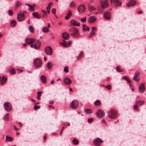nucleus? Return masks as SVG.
Here are the masks:
<instances>
[{
  "mask_svg": "<svg viewBox=\"0 0 146 146\" xmlns=\"http://www.w3.org/2000/svg\"><path fill=\"white\" fill-rule=\"evenodd\" d=\"M69 33L70 35L73 37H77L79 35L78 29L74 27L71 28L69 30Z\"/></svg>",
  "mask_w": 146,
  "mask_h": 146,
  "instance_id": "1",
  "label": "nucleus"
},
{
  "mask_svg": "<svg viewBox=\"0 0 146 146\" xmlns=\"http://www.w3.org/2000/svg\"><path fill=\"white\" fill-rule=\"evenodd\" d=\"M34 64L36 68L41 67L42 65V61L40 58H36L33 61Z\"/></svg>",
  "mask_w": 146,
  "mask_h": 146,
  "instance_id": "2",
  "label": "nucleus"
},
{
  "mask_svg": "<svg viewBox=\"0 0 146 146\" xmlns=\"http://www.w3.org/2000/svg\"><path fill=\"white\" fill-rule=\"evenodd\" d=\"M108 116L111 119H115L116 117V112L113 110H110L108 112Z\"/></svg>",
  "mask_w": 146,
  "mask_h": 146,
  "instance_id": "3",
  "label": "nucleus"
},
{
  "mask_svg": "<svg viewBox=\"0 0 146 146\" xmlns=\"http://www.w3.org/2000/svg\"><path fill=\"white\" fill-rule=\"evenodd\" d=\"M4 107L5 110L7 111H9L12 109V107L11 104L8 102L4 103Z\"/></svg>",
  "mask_w": 146,
  "mask_h": 146,
  "instance_id": "4",
  "label": "nucleus"
},
{
  "mask_svg": "<svg viewBox=\"0 0 146 146\" xmlns=\"http://www.w3.org/2000/svg\"><path fill=\"white\" fill-rule=\"evenodd\" d=\"M103 142V141L99 138H97L95 139L93 141L94 144L96 146H100L101 143Z\"/></svg>",
  "mask_w": 146,
  "mask_h": 146,
  "instance_id": "5",
  "label": "nucleus"
},
{
  "mask_svg": "<svg viewBox=\"0 0 146 146\" xmlns=\"http://www.w3.org/2000/svg\"><path fill=\"white\" fill-rule=\"evenodd\" d=\"M79 103L76 100L73 101L70 104V107L73 109H76L78 106Z\"/></svg>",
  "mask_w": 146,
  "mask_h": 146,
  "instance_id": "6",
  "label": "nucleus"
},
{
  "mask_svg": "<svg viewBox=\"0 0 146 146\" xmlns=\"http://www.w3.org/2000/svg\"><path fill=\"white\" fill-rule=\"evenodd\" d=\"M97 117L99 118L103 117L105 115L104 111L101 110H99L96 113Z\"/></svg>",
  "mask_w": 146,
  "mask_h": 146,
  "instance_id": "7",
  "label": "nucleus"
},
{
  "mask_svg": "<svg viewBox=\"0 0 146 146\" xmlns=\"http://www.w3.org/2000/svg\"><path fill=\"white\" fill-rule=\"evenodd\" d=\"M100 2L103 8H106L108 6V1L107 0H100Z\"/></svg>",
  "mask_w": 146,
  "mask_h": 146,
  "instance_id": "8",
  "label": "nucleus"
},
{
  "mask_svg": "<svg viewBox=\"0 0 146 146\" xmlns=\"http://www.w3.org/2000/svg\"><path fill=\"white\" fill-rule=\"evenodd\" d=\"M104 17L106 20H109L111 18V15L110 12L107 11L104 13Z\"/></svg>",
  "mask_w": 146,
  "mask_h": 146,
  "instance_id": "9",
  "label": "nucleus"
},
{
  "mask_svg": "<svg viewBox=\"0 0 146 146\" xmlns=\"http://www.w3.org/2000/svg\"><path fill=\"white\" fill-rule=\"evenodd\" d=\"M33 43L34 45V48L36 49H38L40 48V44L38 40H35Z\"/></svg>",
  "mask_w": 146,
  "mask_h": 146,
  "instance_id": "10",
  "label": "nucleus"
},
{
  "mask_svg": "<svg viewBox=\"0 0 146 146\" xmlns=\"http://www.w3.org/2000/svg\"><path fill=\"white\" fill-rule=\"evenodd\" d=\"M46 53L48 55H51L52 54V51L51 48L50 46L46 47L45 50Z\"/></svg>",
  "mask_w": 146,
  "mask_h": 146,
  "instance_id": "11",
  "label": "nucleus"
},
{
  "mask_svg": "<svg viewBox=\"0 0 146 146\" xmlns=\"http://www.w3.org/2000/svg\"><path fill=\"white\" fill-rule=\"evenodd\" d=\"M112 4H114L116 6L121 5V3L119 0H110Z\"/></svg>",
  "mask_w": 146,
  "mask_h": 146,
  "instance_id": "12",
  "label": "nucleus"
},
{
  "mask_svg": "<svg viewBox=\"0 0 146 146\" xmlns=\"http://www.w3.org/2000/svg\"><path fill=\"white\" fill-rule=\"evenodd\" d=\"M64 82L66 85L70 84H71L72 82L71 80L67 77H65L64 78Z\"/></svg>",
  "mask_w": 146,
  "mask_h": 146,
  "instance_id": "13",
  "label": "nucleus"
},
{
  "mask_svg": "<svg viewBox=\"0 0 146 146\" xmlns=\"http://www.w3.org/2000/svg\"><path fill=\"white\" fill-rule=\"evenodd\" d=\"M139 89L141 93H143L145 90L144 85L143 84H141L139 87Z\"/></svg>",
  "mask_w": 146,
  "mask_h": 146,
  "instance_id": "14",
  "label": "nucleus"
},
{
  "mask_svg": "<svg viewBox=\"0 0 146 146\" xmlns=\"http://www.w3.org/2000/svg\"><path fill=\"white\" fill-rule=\"evenodd\" d=\"M62 36L64 39L68 40L70 37V35L67 32H65L62 34Z\"/></svg>",
  "mask_w": 146,
  "mask_h": 146,
  "instance_id": "15",
  "label": "nucleus"
},
{
  "mask_svg": "<svg viewBox=\"0 0 146 146\" xmlns=\"http://www.w3.org/2000/svg\"><path fill=\"white\" fill-rule=\"evenodd\" d=\"M136 1L134 0L130 1L127 4L126 6L127 7L133 6L135 5Z\"/></svg>",
  "mask_w": 146,
  "mask_h": 146,
  "instance_id": "16",
  "label": "nucleus"
},
{
  "mask_svg": "<svg viewBox=\"0 0 146 146\" xmlns=\"http://www.w3.org/2000/svg\"><path fill=\"white\" fill-rule=\"evenodd\" d=\"M78 9V11L80 13L83 12L85 10L84 6L82 5H81L79 6Z\"/></svg>",
  "mask_w": 146,
  "mask_h": 146,
  "instance_id": "17",
  "label": "nucleus"
},
{
  "mask_svg": "<svg viewBox=\"0 0 146 146\" xmlns=\"http://www.w3.org/2000/svg\"><path fill=\"white\" fill-rule=\"evenodd\" d=\"M35 40L34 39L27 38L25 39V41L27 44H30L33 43Z\"/></svg>",
  "mask_w": 146,
  "mask_h": 146,
  "instance_id": "18",
  "label": "nucleus"
},
{
  "mask_svg": "<svg viewBox=\"0 0 146 146\" xmlns=\"http://www.w3.org/2000/svg\"><path fill=\"white\" fill-rule=\"evenodd\" d=\"M24 16V15L23 14H20L18 15L17 16V19L18 21L19 22L22 21H23L25 20V19L24 18H22V19H20V18H21V17H23Z\"/></svg>",
  "mask_w": 146,
  "mask_h": 146,
  "instance_id": "19",
  "label": "nucleus"
},
{
  "mask_svg": "<svg viewBox=\"0 0 146 146\" xmlns=\"http://www.w3.org/2000/svg\"><path fill=\"white\" fill-rule=\"evenodd\" d=\"M96 17L95 16H92L90 17L88 19V22L89 23L93 22L96 20Z\"/></svg>",
  "mask_w": 146,
  "mask_h": 146,
  "instance_id": "20",
  "label": "nucleus"
},
{
  "mask_svg": "<svg viewBox=\"0 0 146 146\" xmlns=\"http://www.w3.org/2000/svg\"><path fill=\"white\" fill-rule=\"evenodd\" d=\"M48 27H44L43 28L42 31L44 32H48L49 31V29L50 27V24L49 23L48 24Z\"/></svg>",
  "mask_w": 146,
  "mask_h": 146,
  "instance_id": "21",
  "label": "nucleus"
},
{
  "mask_svg": "<svg viewBox=\"0 0 146 146\" xmlns=\"http://www.w3.org/2000/svg\"><path fill=\"white\" fill-rule=\"evenodd\" d=\"M32 15L35 18L39 19L41 18V16L39 13L37 12H34L33 13Z\"/></svg>",
  "mask_w": 146,
  "mask_h": 146,
  "instance_id": "22",
  "label": "nucleus"
},
{
  "mask_svg": "<svg viewBox=\"0 0 146 146\" xmlns=\"http://www.w3.org/2000/svg\"><path fill=\"white\" fill-rule=\"evenodd\" d=\"M72 15V13L70 10H69L67 13V15L65 17V19L66 20L68 19Z\"/></svg>",
  "mask_w": 146,
  "mask_h": 146,
  "instance_id": "23",
  "label": "nucleus"
},
{
  "mask_svg": "<svg viewBox=\"0 0 146 146\" xmlns=\"http://www.w3.org/2000/svg\"><path fill=\"white\" fill-rule=\"evenodd\" d=\"M76 21L75 20H72L70 21L71 24L73 26H79L80 25V23H76Z\"/></svg>",
  "mask_w": 146,
  "mask_h": 146,
  "instance_id": "24",
  "label": "nucleus"
},
{
  "mask_svg": "<svg viewBox=\"0 0 146 146\" xmlns=\"http://www.w3.org/2000/svg\"><path fill=\"white\" fill-rule=\"evenodd\" d=\"M40 80L43 83L45 84L46 82V77L44 75L41 76Z\"/></svg>",
  "mask_w": 146,
  "mask_h": 146,
  "instance_id": "25",
  "label": "nucleus"
},
{
  "mask_svg": "<svg viewBox=\"0 0 146 146\" xmlns=\"http://www.w3.org/2000/svg\"><path fill=\"white\" fill-rule=\"evenodd\" d=\"M7 78L6 77L3 76L2 78V80L1 82V84L2 85L5 84L7 81Z\"/></svg>",
  "mask_w": 146,
  "mask_h": 146,
  "instance_id": "26",
  "label": "nucleus"
},
{
  "mask_svg": "<svg viewBox=\"0 0 146 146\" xmlns=\"http://www.w3.org/2000/svg\"><path fill=\"white\" fill-rule=\"evenodd\" d=\"M144 103V102L143 101H138L136 102V104L138 107L142 105Z\"/></svg>",
  "mask_w": 146,
  "mask_h": 146,
  "instance_id": "27",
  "label": "nucleus"
},
{
  "mask_svg": "<svg viewBox=\"0 0 146 146\" xmlns=\"http://www.w3.org/2000/svg\"><path fill=\"white\" fill-rule=\"evenodd\" d=\"M25 5H27L29 7V8L28 9V10H29L31 11H33L34 10V9L33 7V6L30 5L29 4L26 3Z\"/></svg>",
  "mask_w": 146,
  "mask_h": 146,
  "instance_id": "28",
  "label": "nucleus"
},
{
  "mask_svg": "<svg viewBox=\"0 0 146 146\" xmlns=\"http://www.w3.org/2000/svg\"><path fill=\"white\" fill-rule=\"evenodd\" d=\"M6 141H12L13 139V138L12 137H8L7 135L6 136Z\"/></svg>",
  "mask_w": 146,
  "mask_h": 146,
  "instance_id": "29",
  "label": "nucleus"
},
{
  "mask_svg": "<svg viewBox=\"0 0 146 146\" xmlns=\"http://www.w3.org/2000/svg\"><path fill=\"white\" fill-rule=\"evenodd\" d=\"M46 66L48 69H50L52 67V64L50 62H48L46 64Z\"/></svg>",
  "mask_w": 146,
  "mask_h": 146,
  "instance_id": "30",
  "label": "nucleus"
},
{
  "mask_svg": "<svg viewBox=\"0 0 146 146\" xmlns=\"http://www.w3.org/2000/svg\"><path fill=\"white\" fill-rule=\"evenodd\" d=\"M85 111L86 113L90 114L92 113V111L90 109H86L85 110Z\"/></svg>",
  "mask_w": 146,
  "mask_h": 146,
  "instance_id": "31",
  "label": "nucleus"
},
{
  "mask_svg": "<svg viewBox=\"0 0 146 146\" xmlns=\"http://www.w3.org/2000/svg\"><path fill=\"white\" fill-rule=\"evenodd\" d=\"M10 24L11 27H14L16 25V22L15 20H12Z\"/></svg>",
  "mask_w": 146,
  "mask_h": 146,
  "instance_id": "32",
  "label": "nucleus"
},
{
  "mask_svg": "<svg viewBox=\"0 0 146 146\" xmlns=\"http://www.w3.org/2000/svg\"><path fill=\"white\" fill-rule=\"evenodd\" d=\"M101 104V102L99 100H97L95 102L94 104L96 106H100Z\"/></svg>",
  "mask_w": 146,
  "mask_h": 146,
  "instance_id": "33",
  "label": "nucleus"
},
{
  "mask_svg": "<svg viewBox=\"0 0 146 146\" xmlns=\"http://www.w3.org/2000/svg\"><path fill=\"white\" fill-rule=\"evenodd\" d=\"M29 31L31 33H33L34 32V29L33 26L30 25L29 28Z\"/></svg>",
  "mask_w": 146,
  "mask_h": 146,
  "instance_id": "34",
  "label": "nucleus"
},
{
  "mask_svg": "<svg viewBox=\"0 0 146 146\" xmlns=\"http://www.w3.org/2000/svg\"><path fill=\"white\" fill-rule=\"evenodd\" d=\"M83 29L84 31H88L89 30V27L85 25H83Z\"/></svg>",
  "mask_w": 146,
  "mask_h": 146,
  "instance_id": "35",
  "label": "nucleus"
},
{
  "mask_svg": "<svg viewBox=\"0 0 146 146\" xmlns=\"http://www.w3.org/2000/svg\"><path fill=\"white\" fill-rule=\"evenodd\" d=\"M83 52L82 51V52H81L80 53V54L79 55V56L78 57V58H77V60H80V59L81 58L82 56H83Z\"/></svg>",
  "mask_w": 146,
  "mask_h": 146,
  "instance_id": "36",
  "label": "nucleus"
},
{
  "mask_svg": "<svg viewBox=\"0 0 146 146\" xmlns=\"http://www.w3.org/2000/svg\"><path fill=\"white\" fill-rule=\"evenodd\" d=\"M122 78L124 79L125 80H127V83L131 82V81L130 80L129 78L127 76H123Z\"/></svg>",
  "mask_w": 146,
  "mask_h": 146,
  "instance_id": "37",
  "label": "nucleus"
},
{
  "mask_svg": "<svg viewBox=\"0 0 146 146\" xmlns=\"http://www.w3.org/2000/svg\"><path fill=\"white\" fill-rule=\"evenodd\" d=\"M9 116V113L6 114L3 117V119L5 120H7L8 119V118Z\"/></svg>",
  "mask_w": 146,
  "mask_h": 146,
  "instance_id": "38",
  "label": "nucleus"
},
{
  "mask_svg": "<svg viewBox=\"0 0 146 146\" xmlns=\"http://www.w3.org/2000/svg\"><path fill=\"white\" fill-rule=\"evenodd\" d=\"M72 142L73 144L75 145H78V141L77 140L74 139L72 140Z\"/></svg>",
  "mask_w": 146,
  "mask_h": 146,
  "instance_id": "39",
  "label": "nucleus"
},
{
  "mask_svg": "<svg viewBox=\"0 0 146 146\" xmlns=\"http://www.w3.org/2000/svg\"><path fill=\"white\" fill-rule=\"evenodd\" d=\"M21 5V4L20 3V2L18 1H17L15 5V7L16 8H17V7H19L20 5Z\"/></svg>",
  "mask_w": 146,
  "mask_h": 146,
  "instance_id": "40",
  "label": "nucleus"
},
{
  "mask_svg": "<svg viewBox=\"0 0 146 146\" xmlns=\"http://www.w3.org/2000/svg\"><path fill=\"white\" fill-rule=\"evenodd\" d=\"M139 72H136L135 73L134 76L137 77V78H139Z\"/></svg>",
  "mask_w": 146,
  "mask_h": 146,
  "instance_id": "41",
  "label": "nucleus"
},
{
  "mask_svg": "<svg viewBox=\"0 0 146 146\" xmlns=\"http://www.w3.org/2000/svg\"><path fill=\"white\" fill-rule=\"evenodd\" d=\"M88 8L90 11H92L95 9V8L94 7L92 6H89Z\"/></svg>",
  "mask_w": 146,
  "mask_h": 146,
  "instance_id": "42",
  "label": "nucleus"
},
{
  "mask_svg": "<svg viewBox=\"0 0 146 146\" xmlns=\"http://www.w3.org/2000/svg\"><path fill=\"white\" fill-rule=\"evenodd\" d=\"M60 44L64 47H67V44L65 42H64L62 43H60Z\"/></svg>",
  "mask_w": 146,
  "mask_h": 146,
  "instance_id": "43",
  "label": "nucleus"
},
{
  "mask_svg": "<svg viewBox=\"0 0 146 146\" xmlns=\"http://www.w3.org/2000/svg\"><path fill=\"white\" fill-rule=\"evenodd\" d=\"M116 70L119 72H122L123 71V70H121L120 67L118 66H117L116 67Z\"/></svg>",
  "mask_w": 146,
  "mask_h": 146,
  "instance_id": "44",
  "label": "nucleus"
},
{
  "mask_svg": "<svg viewBox=\"0 0 146 146\" xmlns=\"http://www.w3.org/2000/svg\"><path fill=\"white\" fill-rule=\"evenodd\" d=\"M106 88L109 90H110L111 88V86L110 84H108L106 86Z\"/></svg>",
  "mask_w": 146,
  "mask_h": 146,
  "instance_id": "45",
  "label": "nucleus"
},
{
  "mask_svg": "<svg viewBox=\"0 0 146 146\" xmlns=\"http://www.w3.org/2000/svg\"><path fill=\"white\" fill-rule=\"evenodd\" d=\"M40 106L35 105L34 106V109L35 110H36L39 109L40 108Z\"/></svg>",
  "mask_w": 146,
  "mask_h": 146,
  "instance_id": "46",
  "label": "nucleus"
},
{
  "mask_svg": "<svg viewBox=\"0 0 146 146\" xmlns=\"http://www.w3.org/2000/svg\"><path fill=\"white\" fill-rule=\"evenodd\" d=\"M139 78H137V77L134 76L133 80L136 82H138L139 80Z\"/></svg>",
  "mask_w": 146,
  "mask_h": 146,
  "instance_id": "47",
  "label": "nucleus"
},
{
  "mask_svg": "<svg viewBox=\"0 0 146 146\" xmlns=\"http://www.w3.org/2000/svg\"><path fill=\"white\" fill-rule=\"evenodd\" d=\"M15 73V69H13L12 70L10 71V74H14Z\"/></svg>",
  "mask_w": 146,
  "mask_h": 146,
  "instance_id": "48",
  "label": "nucleus"
},
{
  "mask_svg": "<svg viewBox=\"0 0 146 146\" xmlns=\"http://www.w3.org/2000/svg\"><path fill=\"white\" fill-rule=\"evenodd\" d=\"M95 34V32H91L89 36L90 37H91L94 36Z\"/></svg>",
  "mask_w": 146,
  "mask_h": 146,
  "instance_id": "49",
  "label": "nucleus"
},
{
  "mask_svg": "<svg viewBox=\"0 0 146 146\" xmlns=\"http://www.w3.org/2000/svg\"><path fill=\"white\" fill-rule=\"evenodd\" d=\"M70 6L71 7H74L75 4L74 2L72 1L70 3Z\"/></svg>",
  "mask_w": 146,
  "mask_h": 146,
  "instance_id": "50",
  "label": "nucleus"
},
{
  "mask_svg": "<svg viewBox=\"0 0 146 146\" xmlns=\"http://www.w3.org/2000/svg\"><path fill=\"white\" fill-rule=\"evenodd\" d=\"M94 121V119L93 118H90L88 119V121L89 123H91Z\"/></svg>",
  "mask_w": 146,
  "mask_h": 146,
  "instance_id": "51",
  "label": "nucleus"
},
{
  "mask_svg": "<svg viewBox=\"0 0 146 146\" xmlns=\"http://www.w3.org/2000/svg\"><path fill=\"white\" fill-rule=\"evenodd\" d=\"M8 14L10 16L12 15L13 14L12 11L11 10H9L8 11Z\"/></svg>",
  "mask_w": 146,
  "mask_h": 146,
  "instance_id": "52",
  "label": "nucleus"
},
{
  "mask_svg": "<svg viewBox=\"0 0 146 146\" xmlns=\"http://www.w3.org/2000/svg\"><path fill=\"white\" fill-rule=\"evenodd\" d=\"M81 21L83 22L84 23L85 22L86 20V17H84V18L81 19Z\"/></svg>",
  "mask_w": 146,
  "mask_h": 146,
  "instance_id": "53",
  "label": "nucleus"
},
{
  "mask_svg": "<svg viewBox=\"0 0 146 146\" xmlns=\"http://www.w3.org/2000/svg\"><path fill=\"white\" fill-rule=\"evenodd\" d=\"M64 71L66 73H67L68 72V70L67 67H65L64 69Z\"/></svg>",
  "mask_w": 146,
  "mask_h": 146,
  "instance_id": "54",
  "label": "nucleus"
},
{
  "mask_svg": "<svg viewBox=\"0 0 146 146\" xmlns=\"http://www.w3.org/2000/svg\"><path fill=\"white\" fill-rule=\"evenodd\" d=\"M42 94V92H37V96H40Z\"/></svg>",
  "mask_w": 146,
  "mask_h": 146,
  "instance_id": "55",
  "label": "nucleus"
},
{
  "mask_svg": "<svg viewBox=\"0 0 146 146\" xmlns=\"http://www.w3.org/2000/svg\"><path fill=\"white\" fill-rule=\"evenodd\" d=\"M64 128V127H62L61 130L60 132V135H61L62 134V132L63 131Z\"/></svg>",
  "mask_w": 146,
  "mask_h": 146,
  "instance_id": "56",
  "label": "nucleus"
},
{
  "mask_svg": "<svg viewBox=\"0 0 146 146\" xmlns=\"http://www.w3.org/2000/svg\"><path fill=\"white\" fill-rule=\"evenodd\" d=\"M56 10L54 8V9H52V13H56Z\"/></svg>",
  "mask_w": 146,
  "mask_h": 146,
  "instance_id": "57",
  "label": "nucleus"
},
{
  "mask_svg": "<svg viewBox=\"0 0 146 146\" xmlns=\"http://www.w3.org/2000/svg\"><path fill=\"white\" fill-rule=\"evenodd\" d=\"M96 30V28L94 27H92V30L91 32H94V31Z\"/></svg>",
  "mask_w": 146,
  "mask_h": 146,
  "instance_id": "58",
  "label": "nucleus"
},
{
  "mask_svg": "<svg viewBox=\"0 0 146 146\" xmlns=\"http://www.w3.org/2000/svg\"><path fill=\"white\" fill-rule=\"evenodd\" d=\"M137 107H138V106H137V105L136 104L133 107V108L134 110H136L137 108Z\"/></svg>",
  "mask_w": 146,
  "mask_h": 146,
  "instance_id": "59",
  "label": "nucleus"
},
{
  "mask_svg": "<svg viewBox=\"0 0 146 146\" xmlns=\"http://www.w3.org/2000/svg\"><path fill=\"white\" fill-rule=\"evenodd\" d=\"M52 3H49L48 5L49 9H50V8L51 7L50 6V5H52Z\"/></svg>",
  "mask_w": 146,
  "mask_h": 146,
  "instance_id": "60",
  "label": "nucleus"
},
{
  "mask_svg": "<svg viewBox=\"0 0 146 146\" xmlns=\"http://www.w3.org/2000/svg\"><path fill=\"white\" fill-rule=\"evenodd\" d=\"M17 70L18 71L19 73H20L23 71V70L20 69H17Z\"/></svg>",
  "mask_w": 146,
  "mask_h": 146,
  "instance_id": "61",
  "label": "nucleus"
},
{
  "mask_svg": "<svg viewBox=\"0 0 146 146\" xmlns=\"http://www.w3.org/2000/svg\"><path fill=\"white\" fill-rule=\"evenodd\" d=\"M68 42L69 46H70L72 44V42L71 41H69Z\"/></svg>",
  "mask_w": 146,
  "mask_h": 146,
  "instance_id": "62",
  "label": "nucleus"
},
{
  "mask_svg": "<svg viewBox=\"0 0 146 146\" xmlns=\"http://www.w3.org/2000/svg\"><path fill=\"white\" fill-rule=\"evenodd\" d=\"M14 127L15 130L18 131L19 130V129L18 128L16 127L15 125H14Z\"/></svg>",
  "mask_w": 146,
  "mask_h": 146,
  "instance_id": "63",
  "label": "nucleus"
},
{
  "mask_svg": "<svg viewBox=\"0 0 146 146\" xmlns=\"http://www.w3.org/2000/svg\"><path fill=\"white\" fill-rule=\"evenodd\" d=\"M42 11L44 13H45V15H46V16H47V14L46 13V11H44V10H42Z\"/></svg>",
  "mask_w": 146,
  "mask_h": 146,
  "instance_id": "64",
  "label": "nucleus"
}]
</instances>
